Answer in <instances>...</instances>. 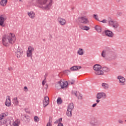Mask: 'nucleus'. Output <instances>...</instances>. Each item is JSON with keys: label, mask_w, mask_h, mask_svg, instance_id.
Wrapping results in <instances>:
<instances>
[{"label": "nucleus", "mask_w": 126, "mask_h": 126, "mask_svg": "<svg viewBox=\"0 0 126 126\" xmlns=\"http://www.w3.org/2000/svg\"><path fill=\"white\" fill-rule=\"evenodd\" d=\"M16 40L15 34L9 33L6 35H4L2 38V44L5 47L9 46V44H13Z\"/></svg>", "instance_id": "1"}, {"label": "nucleus", "mask_w": 126, "mask_h": 126, "mask_svg": "<svg viewBox=\"0 0 126 126\" xmlns=\"http://www.w3.org/2000/svg\"><path fill=\"white\" fill-rule=\"evenodd\" d=\"M37 3L41 5L40 7H42L43 9L49 10L53 4V1L52 0H38Z\"/></svg>", "instance_id": "2"}, {"label": "nucleus", "mask_w": 126, "mask_h": 126, "mask_svg": "<svg viewBox=\"0 0 126 126\" xmlns=\"http://www.w3.org/2000/svg\"><path fill=\"white\" fill-rule=\"evenodd\" d=\"M89 124L90 126H101L102 122L95 116H93L91 118L90 121L89 122Z\"/></svg>", "instance_id": "3"}, {"label": "nucleus", "mask_w": 126, "mask_h": 126, "mask_svg": "<svg viewBox=\"0 0 126 126\" xmlns=\"http://www.w3.org/2000/svg\"><path fill=\"white\" fill-rule=\"evenodd\" d=\"M108 25L114 28V29H118L120 28V24L117 21H114V20L111 18L108 17L107 19Z\"/></svg>", "instance_id": "4"}, {"label": "nucleus", "mask_w": 126, "mask_h": 126, "mask_svg": "<svg viewBox=\"0 0 126 126\" xmlns=\"http://www.w3.org/2000/svg\"><path fill=\"white\" fill-rule=\"evenodd\" d=\"M115 56V53L110 50H103L101 53L102 58H106V59H113Z\"/></svg>", "instance_id": "5"}, {"label": "nucleus", "mask_w": 126, "mask_h": 126, "mask_svg": "<svg viewBox=\"0 0 126 126\" xmlns=\"http://www.w3.org/2000/svg\"><path fill=\"white\" fill-rule=\"evenodd\" d=\"M102 69V66L99 64H96L94 66V70L95 71L94 73L96 75H103L104 71Z\"/></svg>", "instance_id": "6"}, {"label": "nucleus", "mask_w": 126, "mask_h": 126, "mask_svg": "<svg viewBox=\"0 0 126 126\" xmlns=\"http://www.w3.org/2000/svg\"><path fill=\"white\" fill-rule=\"evenodd\" d=\"M67 86H68V83L64 80H60L56 84V87L57 88L61 87L62 89L67 88Z\"/></svg>", "instance_id": "7"}, {"label": "nucleus", "mask_w": 126, "mask_h": 126, "mask_svg": "<svg viewBox=\"0 0 126 126\" xmlns=\"http://www.w3.org/2000/svg\"><path fill=\"white\" fill-rule=\"evenodd\" d=\"M33 52H34V47L32 46H29L27 51V57L28 58L32 57L33 56Z\"/></svg>", "instance_id": "8"}, {"label": "nucleus", "mask_w": 126, "mask_h": 126, "mask_svg": "<svg viewBox=\"0 0 126 126\" xmlns=\"http://www.w3.org/2000/svg\"><path fill=\"white\" fill-rule=\"evenodd\" d=\"M96 99H106L107 94L104 92H99L96 94Z\"/></svg>", "instance_id": "9"}, {"label": "nucleus", "mask_w": 126, "mask_h": 126, "mask_svg": "<svg viewBox=\"0 0 126 126\" xmlns=\"http://www.w3.org/2000/svg\"><path fill=\"white\" fill-rule=\"evenodd\" d=\"M79 22L81 24H89V20L86 16H81L80 17Z\"/></svg>", "instance_id": "10"}, {"label": "nucleus", "mask_w": 126, "mask_h": 126, "mask_svg": "<svg viewBox=\"0 0 126 126\" xmlns=\"http://www.w3.org/2000/svg\"><path fill=\"white\" fill-rule=\"evenodd\" d=\"M117 79L119 81V84L122 86L126 85V78L122 75H119L117 77Z\"/></svg>", "instance_id": "11"}, {"label": "nucleus", "mask_w": 126, "mask_h": 126, "mask_svg": "<svg viewBox=\"0 0 126 126\" xmlns=\"http://www.w3.org/2000/svg\"><path fill=\"white\" fill-rule=\"evenodd\" d=\"M6 20V16L5 15H2L0 16V26L1 27H4L5 24H4V21Z\"/></svg>", "instance_id": "12"}, {"label": "nucleus", "mask_w": 126, "mask_h": 126, "mask_svg": "<svg viewBox=\"0 0 126 126\" xmlns=\"http://www.w3.org/2000/svg\"><path fill=\"white\" fill-rule=\"evenodd\" d=\"M5 105L6 107H10L11 106V100L10 99V96H6V99L5 101Z\"/></svg>", "instance_id": "13"}, {"label": "nucleus", "mask_w": 126, "mask_h": 126, "mask_svg": "<svg viewBox=\"0 0 126 126\" xmlns=\"http://www.w3.org/2000/svg\"><path fill=\"white\" fill-rule=\"evenodd\" d=\"M58 22L61 26H63L66 24V21L63 18H58Z\"/></svg>", "instance_id": "14"}, {"label": "nucleus", "mask_w": 126, "mask_h": 126, "mask_svg": "<svg viewBox=\"0 0 126 126\" xmlns=\"http://www.w3.org/2000/svg\"><path fill=\"white\" fill-rule=\"evenodd\" d=\"M49 103H50V99L49 98V97L48 96L44 97L43 101V107H47V106L49 105Z\"/></svg>", "instance_id": "15"}, {"label": "nucleus", "mask_w": 126, "mask_h": 126, "mask_svg": "<svg viewBox=\"0 0 126 126\" xmlns=\"http://www.w3.org/2000/svg\"><path fill=\"white\" fill-rule=\"evenodd\" d=\"M104 33L105 34L106 36L109 37V38H113V37H114V33L110 30L104 31Z\"/></svg>", "instance_id": "16"}, {"label": "nucleus", "mask_w": 126, "mask_h": 126, "mask_svg": "<svg viewBox=\"0 0 126 126\" xmlns=\"http://www.w3.org/2000/svg\"><path fill=\"white\" fill-rule=\"evenodd\" d=\"M23 55V51L21 49H18L16 52V56L17 58H21Z\"/></svg>", "instance_id": "17"}, {"label": "nucleus", "mask_w": 126, "mask_h": 126, "mask_svg": "<svg viewBox=\"0 0 126 126\" xmlns=\"http://www.w3.org/2000/svg\"><path fill=\"white\" fill-rule=\"evenodd\" d=\"M101 87L103 89H104V90H108V89L110 88V86L109 84L107 83H103L101 84Z\"/></svg>", "instance_id": "18"}, {"label": "nucleus", "mask_w": 126, "mask_h": 126, "mask_svg": "<svg viewBox=\"0 0 126 126\" xmlns=\"http://www.w3.org/2000/svg\"><path fill=\"white\" fill-rule=\"evenodd\" d=\"M28 15L31 19H34L35 18V13L33 11L28 12Z\"/></svg>", "instance_id": "19"}, {"label": "nucleus", "mask_w": 126, "mask_h": 126, "mask_svg": "<svg viewBox=\"0 0 126 126\" xmlns=\"http://www.w3.org/2000/svg\"><path fill=\"white\" fill-rule=\"evenodd\" d=\"M12 102L14 106H18L19 104V101H18V99L17 97H14L12 99Z\"/></svg>", "instance_id": "20"}, {"label": "nucleus", "mask_w": 126, "mask_h": 126, "mask_svg": "<svg viewBox=\"0 0 126 126\" xmlns=\"http://www.w3.org/2000/svg\"><path fill=\"white\" fill-rule=\"evenodd\" d=\"M7 120L6 119L0 118V126H3V125H5Z\"/></svg>", "instance_id": "21"}, {"label": "nucleus", "mask_w": 126, "mask_h": 126, "mask_svg": "<svg viewBox=\"0 0 126 126\" xmlns=\"http://www.w3.org/2000/svg\"><path fill=\"white\" fill-rule=\"evenodd\" d=\"M7 3V0H1L0 1V5L4 7V6H6V4Z\"/></svg>", "instance_id": "22"}, {"label": "nucleus", "mask_w": 126, "mask_h": 126, "mask_svg": "<svg viewBox=\"0 0 126 126\" xmlns=\"http://www.w3.org/2000/svg\"><path fill=\"white\" fill-rule=\"evenodd\" d=\"M94 29L98 32V33H101L102 32V27L100 26L96 25L94 27Z\"/></svg>", "instance_id": "23"}, {"label": "nucleus", "mask_w": 126, "mask_h": 126, "mask_svg": "<svg viewBox=\"0 0 126 126\" xmlns=\"http://www.w3.org/2000/svg\"><path fill=\"white\" fill-rule=\"evenodd\" d=\"M20 125V120L18 119L15 120L12 123L13 126H19Z\"/></svg>", "instance_id": "24"}, {"label": "nucleus", "mask_w": 126, "mask_h": 126, "mask_svg": "<svg viewBox=\"0 0 126 126\" xmlns=\"http://www.w3.org/2000/svg\"><path fill=\"white\" fill-rule=\"evenodd\" d=\"M80 28L82 30H85V31H88L90 30V28L86 26H81Z\"/></svg>", "instance_id": "25"}, {"label": "nucleus", "mask_w": 126, "mask_h": 126, "mask_svg": "<svg viewBox=\"0 0 126 126\" xmlns=\"http://www.w3.org/2000/svg\"><path fill=\"white\" fill-rule=\"evenodd\" d=\"M74 108V105H73V103H71L68 105L67 110H68L69 111H72Z\"/></svg>", "instance_id": "26"}, {"label": "nucleus", "mask_w": 126, "mask_h": 126, "mask_svg": "<svg viewBox=\"0 0 126 126\" xmlns=\"http://www.w3.org/2000/svg\"><path fill=\"white\" fill-rule=\"evenodd\" d=\"M7 116H8V112H4L0 115V118H1L2 119H4V118H5V117Z\"/></svg>", "instance_id": "27"}, {"label": "nucleus", "mask_w": 126, "mask_h": 126, "mask_svg": "<svg viewBox=\"0 0 126 126\" xmlns=\"http://www.w3.org/2000/svg\"><path fill=\"white\" fill-rule=\"evenodd\" d=\"M78 66H74L71 67L70 70H71V71H76V70H78Z\"/></svg>", "instance_id": "28"}, {"label": "nucleus", "mask_w": 126, "mask_h": 126, "mask_svg": "<svg viewBox=\"0 0 126 126\" xmlns=\"http://www.w3.org/2000/svg\"><path fill=\"white\" fill-rule=\"evenodd\" d=\"M102 69V71H104L105 72H109V71H110V68L108 67H103Z\"/></svg>", "instance_id": "29"}, {"label": "nucleus", "mask_w": 126, "mask_h": 126, "mask_svg": "<svg viewBox=\"0 0 126 126\" xmlns=\"http://www.w3.org/2000/svg\"><path fill=\"white\" fill-rule=\"evenodd\" d=\"M72 110H69L68 109H67L66 112V115L68 117H71V116H72Z\"/></svg>", "instance_id": "30"}, {"label": "nucleus", "mask_w": 126, "mask_h": 126, "mask_svg": "<svg viewBox=\"0 0 126 126\" xmlns=\"http://www.w3.org/2000/svg\"><path fill=\"white\" fill-rule=\"evenodd\" d=\"M80 56H83L84 55V51L82 49H80L79 51Z\"/></svg>", "instance_id": "31"}, {"label": "nucleus", "mask_w": 126, "mask_h": 126, "mask_svg": "<svg viewBox=\"0 0 126 126\" xmlns=\"http://www.w3.org/2000/svg\"><path fill=\"white\" fill-rule=\"evenodd\" d=\"M57 102V104L60 105L61 104V103H63V100H62V98H58Z\"/></svg>", "instance_id": "32"}, {"label": "nucleus", "mask_w": 126, "mask_h": 126, "mask_svg": "<svg viewBox=\"0 0 126 126\" xmlns=\"http://www.w3.org/2000/svg\"><path fill=\"white\" fill-rule=\"evenodd\" d=\"M123 15V12H118L116 13V16L117 17H120V16H122Z\"/></svg>", "instance_id": "33"}, {"label": "nucleus", "mask_w": 126, "mask_h": 126, "mask_svg": "<svg viewBox=\"0 0 126 126\" xmlns=\"http://www.w3.org/2000/svg\"><path fill=\"white\" fill-rule=\"evenodd\" d=\"M39 120H40V119H39L37 116H35L34 117V122H35V123H38V122H39Z\"/></svg>", "instance_id": "34"}, {"label": "nucleus", "mask_w": 126, "mask_h": 126, "mask_svg": "<svg viewBox=\"0 0 126 126\" xmlns=\"http://www.w3.org/2000/svg\"><path fill=\"white\" fill-rule=\"evenodd\" d=\"M87 14V12L86 11H83L81 13L80 15L81 16H85V15Z\"/></svg>", "instance_id": "35"}, {"label": "nucleus", "mask_w": 126, "mask_h": 126, "mask_svg": "<svg viewBox=\"0 0 126 126\" xmlns=\"http://www.w3.org/2000/svg\"><path fill=\"white\" fill-rule=\"evenodd\" d=\"M93 17L94 18V19H95V20H97V21H100V20H99V19L98 18V15L96 14H94Z\"/></svg>", "instance_id": "36"}, {"label": "nucleus", "mask_w": 126, "mask_h": 126, "mask_svg": "<svg viewBox=\"0 0 126 126\" xmlns=\"http://www.w3.org/2000/svg\"><path fill=\"white\" fill-rule=\"evenodd\" d=\"M62 121H63V119L60 118L58 120L56 121L55 122V124H58V123L60 124V123H61V122H62Z\"/></svg>", "instance_id": "37"}, {"label": "nucleus", "mask_w": 126, "mask_h": 126, "mask_svg": "<svg viewBox=\"0 0 126 126\" xmlns=\"http://www.w3.org/2000/svg\"><path fill=\"white\" fill-rule=\"evenodd\" d=\"M118 122L119 125H124V121L121 119L118 120Z\"/></svg>", "instance_id": "38"}, {"label": "nucleus", "mask_w": 126, "mask_h": 126, "mask_svg": "<svg viewBox=\"0 0 126 126\" xmlns=\"http://www.w3.org/2000/svg\"><path fill=\"white\" fill-rule=\"evenodd\" d=\"M73 95H75L76 97H77V92L76 91H74L72 92Z\"/></svg>", "instance_id": "39"}, {"label": "nucleus", "mask_w": 126, "mask_h": 126, "mask_svg": "<svg viewBox=\"0 0 126 126\" xmlns=\"http://www.w3.org/2000/svg\"><path fill=\"white\" fill-rule=\"evenodd\" d=\"M69 83H71V84H73L74 83V80L73 79H71L68 81Z\"/></svg>", "instance_id": "40"}, {"label": "nucleus", "mask_w": 126, "mask_h": 126, "mask_svg": "<svg viewBox=\"0 0 126 126\" xmlns=\"http://www.w3.org/2000/svg\"><path fill=\"white\" fill-rule=\"evenodd\" d=\"M24 89L25 92H28V88L27 87H24Z\"/></svg>", "instance_id": "41"}, {"label": "nucleus", "mask_w": 126, "mask_h": 126, "mask_svg": "<svg viewBox=\"0 0 126 126\" xmlns=\"http://www.w3.org/2000/svg\"><path fill=\"white\" fill-rule=\"evenodd\" d=\"M46 126H52V122L49 121V123H47Z\"/></svg>", "instance_id": "42"}, {"label": "nucleus", "mask_w": 126, "mask_h": 126, "mask_svg": "<svg viewBox=\"0 0 126 126\" xmlns=\"http://www.w3.org/2000/svg\"><path fill=\"white\" fill-rule=\"evenodd\" d=\"M100 22H102V23H107V20L103 19L102 21H101Z\"/></svg>", "instance_id": "43"}, {"label": "nucleus", "mask_w": 126, "mask_h": 126, "mask_svg": "<svg viewBox=\"0 0 126 126\" xmlns=\"http://www.w3.org/2000/svg\"><path fill=\"white\" fill-rule=\"evenodd\" d=\"M79 99L80 100H82L83 99V95L82 94H80Z\"/></svg>", "instance_id": "44"}, {"label": "nucleus", "mask_w": 126, "mask_h": 126, "mask_svg": "<svg viewBox=\"0 0 126 126\" xmlns=\"http://www.w3.org/2000/svg\"><path fill=\"white\" fill-rule=\"evenodd\" d=\"M8 70H9L10 71H12V70H13V68H12V67H10L8 68Z\"/></svg>", "instance_id": "45"}, {"label": "nucleus", "mask_w": 126, "mask_h": 126, "mask_svg": "<svg viewBox=\"0 0 126 126\" xmlns=\"http://www.w3.org/2000/svg\"><path fill=\"white\" fill-rule=\"evenodd\" d=\"M46 80L45 79H44L43 81H42V85L44 86V84H46Z\"/></svg>", "instance_id": "46"}, {"label": "nucleus", "mask_w": 126, "mask_h": 126, "mask_svg": "<svg viewBox=\"0 0 126 126\" xmlns=\"http://www.w3.org/2000/svg\"><path fill=\"white\" fill-rule=\"evenodd\" d=\"M96 106H97V103H94V104H93L92 107H93V108H95V107Z\"/></svg>", "instance_id": "47"}, {"label": "nucleus", "mask_w": 126, "mask_h": 126, "mask_svg": "<svg viewBox=\"0 0 126 126\" xmlns=\"http://www.w3.org/2000/svg\"><path fill=\"white\" fill-rule=\"evenodd\" d=\"M58 126H63V125L62 123H59Z\"/></svg>", "instance_id": "48"}, {"label": "nucleus", "mask_w": 126, "mask_h": 126, "mask_svg": "<svg viewBox=\"0 0 126 126\" xmlns=\"http://www.w3.org/2000/svg\"><path fill=\"white\" fill-rule=\"evenodd\" d=\"M100 99H97L96 100V103H100Z\"/></svg>", "instance_id": "49"}, {"label": "nucleus", "mask_w": 126, "mask_h": 126, "mask_svg": "<svg viewBox=\"0 0 126 126\" xmlns=\"http://www.w3.org/2000/svg\"><path fill=\"white\" fill-rule=\"evenodd\" d=\"M116 2H121V0H115Z\"/></svg>", "instance_id": "50"}, {"label": "nucleus", "mask_w": 126, "mask_h": 126, "mask_svg": "<svg viewBox=\"0 0 126 126\" xmlns=\"http://www.w3.org/2000/svg\"><path fill=\"white\" fill-rule=\"evenodd\" d=\"M20 2H23V0H19Z\"/></svg>", "instance_id": "51"}, {"label": "nucleus", "mask_w": 126, "mask_h": 126, "mask_svg": "<svg viewBox=\"0 0 126 126\" xmlns=\"http://www.w3.org/2000/svg\"><path fill=\"white\" fill-rule=\"evenodd\" d=\"M66 72H70V71H69L68 70H66Z\"/></svg>", "instance_id": "52"}, {"label": "nucleus", "mask_w": 126, "mask_h": 126, "mask_svg": "<svg viewBox=\"0 0 126 126\" xmlns=\"http://www.w3.org/2000/svg\"><path fill=\"white\" fill-rule=\"evenodd\" d=\"M77 53L79 54V51H78Z\"/></svg>", "instance_id": "53"}, {"label": "nucleus", "mask_w": 126, "mask_h": 126, "mask_svg": "<svg viewBox=\"0 0 126 126\" xmlns=\"http://www.w3.org/2000/svg\"><path fill=\"white\" fill-rule=\"evenodd\" d=\"M79 68H80V69L81 68V66H79Z\"/></svg>", "instance_id": "54"}, {"label": "nucleus", "mask_w": 126, "mask_h": 126, "mask_svg": "<svg viewBox=\"0 0 126 126\" xmlns=\"http://www.w3.org/2000/svg\"><path fill=\"white\" fill-rule=\"evenodd\" d=\"M29 122H30V119H29Z\"/></svg>", "instance_id": "55"}, {"label": "nucleus", "mask_w": 126, "mask_h": 126, "mask_svg": "<svg viewBox=\"0 0 126 126\" xmlns=\"http://www.w3.org/2000/svg\"><path fill=\"white\" fill-rule=\"evenodd\" d=\"M125 122H126V120H125Z\"/></svg>", "instance_id": "56"}]
</instances>
